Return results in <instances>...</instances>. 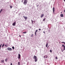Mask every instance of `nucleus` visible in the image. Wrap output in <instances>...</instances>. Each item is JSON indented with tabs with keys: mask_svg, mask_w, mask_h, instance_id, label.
I'll use <instances>...</instances> for the list:
<instances>
[{
	"mask_svg": "<svg viewBox=\"0 0 65 65\" xmlns=\"http://www.w3.org/2000/svg\"><path fill=\"white\" fill-rule=\"evenodd\" d=\"M19 36L20 37H21V35H19Z\"/></svg>",
	"mask_w": 65,
	"mask_h": 65,
	"instance_id": "30",
	"label": "nucleus"
},
{
	"mask_svg": "<svg viewBox=\"0 0 65 65\" xmlns=\"http://www.w3.org/2000/svg\"><path fill=\"white\" fill-rule=\"evenodd\" d=\"M4 44L3 43L2 46V47H4Z\"/></svg>",
	"mask_w": 65,
	"mask_h": 65,
	"instance_id": "15",
	"label": "nucleus"
},
{
	"mask_svg": "<svg viewBox=\"0 0 65 65\" xmlns=\"http://www.w3.org/2000/svg\"><path fill=\"white\" fill-rule=\"evenodd\" d=\"M34 60H35V62H37V59L36 56H34Z\"/></svg>",
	"mask_w": 65,
	"mask_h": 65,
	"instance_id": "2",
	"label": "nucleus"
},
{
	"mask_svg": "<svg viewBox=\"0 0 65 65\" xmlns=\"http://www.w3.org/2000/svg\"><path fill=\"white\" fill-rule=\"evenodd\" d=\"M23 2V0H22V2Z\"/></svg>",
	"mask_w": 65,
	"mask_h": 65,
	"instance_id": "33",
	"label": "nucleus"
},
{
	"mask_svg": "<svg viewBox=\"0 0 65 65\" xmlns=\"http://www.w3.org/2000/svg\"><path fill=\"white\" fill-rule=\"evenodd\" d=\"M27 4V0H24V2H23V4L25 5H26V4Z\"/></svg>",
	"mask_w": 65,
	"mask_h": 65,
	"instance_id": "1",
	"label": "nucleus"
},
{
	"mask_svg": "<svg viewBox=\"0 0 65 65\" xmlns=\"http://www.w3.org/2000/svg\"><path fill=\"white\" fill-rule=\"evenodd\" d=\"M10 8H12V6H10Z\"/></svg>",
	"mask_w": 65,
	"mask_h": 65,
	"instance_id": "21",
	"label": "nucleus"
},
{
	"mask_svg": "<svg viewBox=\"0 0 65 65\" xmlns=\"http://www.w3.org/2000/svg\"><path fill=\"white\" fill-rule=\"evenodd\" d=\"M31 22H32V24L33 23V21L32 20H31Z\"/></svg>",
	"mask_w": 65,
	"mask_h": 65,
	"instance_id": "26",
	"label": "nucleus"
},
{
	"mask_svg": "<svg viewBox=\"0 0 65 65\" xmlns=\"http://www.w3.org/2000/svg\"><path fill=\"white\" fill-rule=\"evenodd\" d=\"M64 42H61V43H64Z\"/></svg>",
	"mask_w": 65,
	"mask_h": 65,
	"instance_id": "29",
	"label": "nucleus"
},
{
	"mask_svg": "<svg viewBox=\"0 0 65 65\" xmlns=\"http://www.w3.org/2000/svg\"><path fill=\"white\" fill-rule=\"evenodd\" d=\"M60 16L61 17H63V14H61L60 15Z\"/></svg>",
	"mask_w": 65,
	"mask_h": 65,
	"instance_id": "12",
	"label": "nucleus"
},
{
	"mask_svg": "<svg viewBox=\"0 0 65 65\" xmlns=\"http://www.w3.org/2000/svg\"><path fill=\"white\" fill-rule=\"evenodd\" d=\"M23 17L25 19V20H27V17H26V16H24Z\"/></svg>",
	"mask_w": 65,
	"mask_h": 65,
	"instance_id": "6",
	"label": "nucleus"
},
{
	"mask_svg": "<svg viewBox=\"0 0 65 65\" xmlns=\"http://www.w3.org/2000/svg\"><path fill=\"white\" fill-rule=\"evenodd\" d=\"M64 51V50H62V52H63V51Z\"/></svg>",
	"mask_w": 65,
	"mask_h": 65,
	"instance_id": "35",
	"label": "nucleus"
},
{
	"mask_svg": "<svg viewBox=\"0 0 65 65\" xmlns=\"http://www.w3.org/2000/svg\"><path fill=\"white\" fill-rule=\"evenodd\" d=\"M1 63H4V60H1Z\"/></svg>",
	"mask_w": 65,
	"mask_h": 65,
	"instance_id": "11",
	"label": "nucleus"
},
{
	"mask_svg": "<svg viewBox=\"0 0 65 65\" xmlns=\"http://www.w3.org/2000/svg\"><path fill=\"white\" fill-rule=\"evenodd\" d=\"M43 16H44V14H42L41 16H40V18H43Z\"/></svg>",
	"mask_w": 65,
	"mask_h": 65,
	"instance_id": "9",
	"label": "nucleus"
},
{
	"mask_svg": "<svg viewBox=\"0 0 65 65\" xmlns=\"http://www.w3.org/2000/svg\"><path fill=\"white\" fill-rule=\"evenodd\" d=\"M44 58H47V55H46L44 56Z\"/></svg>",
	"mask_w": 65,
	"mask_h": 65,
	"instance_id": "7",
	"label": "nucleus"
},
{
	"mask_svg": "<svg viewBox=\"0 0 65 65\" xmlns=\"http://www.w3.org/2000/svg\"><path fill=\"white\" fill-rule=\"evenodd\" d=\"M50 53H52V51L51 50H50Z\"/></svg>",
	"mask_w": 65,
	"mask_h": 65,
	"instance_id": "25",
	"label": "nucleus"
},
{
	"mask_svg": "<svg viewBox=\"0 0 65 65\" xmlns=\"http://www.w3.org/2000/svg\"><path fill=\"white\" fill-rule=\"evenodd\" d=\"M33 36V34H32L31 35V37H32Z\"/></svg>",
	"mask_w": 65,
	"mask_h": 65,
	"instance_id": "20",
	"label": "nucleus"
},
{
	"mask_svg": "<svg viewBox=\"0 0 65 65\" xmlns=\"http://www.w3.org/2000/svg\"><path fill=\"white\" fill-rule=\"evenodd\" d=\"M61 13H62V12H61Z\"/></svg>",
	"mask_w": 65,
	"mask_h": 65,
	"instance_id": "39",
	"label": "nucleus"
},
{
	"mask_svg": "<svg viewBox=\"0 0 65 65\" xmlns=\"http://www.w3.org/2000/svg\"><path fill=\"white\" fill-rule=\"evenodd\" d=\"M55 7H53V13H55Z\"/></svg>",
	"mask_w": 65,
	"mask_h": 65,
	"instance_id": "4",
	"label": "nucleus"
},
{
	"mask_svg": "<svg viewBox=\"0 0 65 65\" xmlns=\"http://www.w3.org/2000/svg\"><path fill=\"white\" fill-rule=\"evenodd\" d=\"M64 11L65 12V10H64Z\"/></svg>",
	"mask_w": 65,
	"mask_h": 65,
	"instance_id": "38",
	"label": "nucleus"
},
{
	"mask_svg": "<svg viewBox=\"0 0 65 65\" xmlns=\"http://www.w3.org/2000/svg\"><path fill=\"white\" fill-rule=\"evenodd\" d=\"M10 65H12V63H11Z\"/></svg>",
	"mask_w": 65,
	"mask_h": 65,
	"instance_id": "32",
	"label": "nucleus"
},
{
	"mask_svg": "<svg viewBox=\"0 0 65 65\" xmlns=\"http://www.w3.org/2000/svg\"><path fill=\"white\" fill-rule=\"evenodd\" d=\"M18 58L19 59H20V58H21V55L19 54H18Z\"/></svg>",
	"mask_w": 65,
	"mask_h": 65,
	"instance_id": "5",
	"label": "nucleus"
},
{
	"mask_svg": "<svg viewBox=\"0 0 65 65\" xmlns=\"http://www.w3.org/2000/svg\"><path fill=\"white\" fill-rule=\"evenodd\" d=\"M38 31V30H36V31L35 32V35H36V32Z\"/></svg>",
	"mask_w": 65,
	"mask_h": 65,
	"instance_id": "13",
	"label": "nucleus"
},
{
	"mask_svg": "<svg viewBox=\"0 0 65 65\" xmlns=\"http://www.w3.org/2000/svg\"><path fill=\"white\" fill-rule=\"evenodd\" d=\"M27 32L26 31L24 32H23V33L24 34H25V33H26Z\"/></svg>",
	"mask_w": 65,
	"mask_h": 65,
	"instance_id": "19",
	"label": "nucleus"
},
{
	"mask_svg": "<svg viewBox=\"0 0 65 65\" xmlns=\"http://www.w3.org/2000/svg\"><path fill=\"white\" fill-rule=\"evenodd\" d=\"M2 10H2V9H1V10H0V13L2 11Z\"/></svg>",
	"mask_w": 65,
	"mask_h": 65,
	"instance_id": "17",
	"label": "nucleus"
},
{
	"mask_svg": "<svg viewBox=\"0 0 65 65\" xmlns=\"http://www.w3.org/2000/svg\"><path fill=\"white\" fill-rule=\"evenodd\" d=\"M7 59H8L7 58L5 59V61H6V62H7Z\"/></svg>",
	"mask_w": 65,
	"mask_h": 65,
	"instance_id": "16",
	"label": "nucleus"
},
{
	"mask_svg": "<svg viewBox=\"0 0 65 65\" xmlns=\"http://www.w3.org/2000/svg\"><path fill=\"white\" fill-rule=\"evenodd\" d=\"M1 46H2V44H1L0 45V50H1Z\"/></svg>",
	"mask_w": 65,
	"mask_h": 65,
	"instance_id": "18",
	"label": "nucleus"
},
{
	"mask_svg": "<svg viewBox=\"0 0 65 65\" xmlns=\"http://www.w3.org/2000/svg\"><path fill=\"white\" fill-rule=\"evenodd\" d=\"M5 46L7 47V45H6H6H5Z\"/></svg>",
	"mask_w": 65,
	"mask_h": 65,
	"instance_id": "31",
	"label": "nucleus"
},
{
	"mask_svg": "<svg viewBox=\"0 0 65 65\" xmlns=\"http://www.w3.org/2000/svg\"><path fill=\"white\" fill-rule=\"evenodd\" d=\"M20 62H19L18 63V64L19 65H20Z\"/></svg>",
	"mask_w": 65,
	"mask_h": 65,
	"instance_id": "22",
	"label": "nucleus"
},
{
	"mask_svg": "<svg viewBox=\"0 0 65 65\" xmlns=\"http://www.w3.org/2000/svg\"><path fill=\"white\" fill-rule=\"evenodd\" d=\"M39 31H40V30H41V29H39Z\"/></svg>",
	"mask_w": 65,
	"mask_h": 65,
	"instance_id": "28",
	"label": "nucleus"
},
{
	"mask_svg": "<svg viewBox=\"0 0 65 65\" xmlns=\"http://www.w3.org/2000/svg\"><path fill=\"white\" fill-rule=\"evenodd\" d=\"M12 48L13 49H14V46H13L12 47Z\"/></svg>",
	"mask_w": 65,
	"mask_h": 65,
	"instance_id": "24",
	"label": "nucleus"
},
{
	"mask_svg": "<svg viewBox=\"0 0 65 65\" xmlns=\"http://www.w3.org/2000/svg\"><path fill=\"white\" fill-rule=\"evenodd\" d=\"M55 58H56V59H58V57H55Z\"/></svg>",
	"mask_w": 65,
	"mask_h": 65,
	"instance_id": "27",
	"label": "nucleus"
},
{
	"mask_svg": "<svg viewBox=\"0 0 65 65\" xmlns=\"http://www.w3.org/2000/svg\"><path fill=\"white\" fill-rule=\"evenodd\" d=\"M43 33H44V34H45V32H44V31H43Z\"/></svg>",
	"mask_w": 65,
	"mask_h": 65,
	"instance_id": "34",
	"label": "nucleus"
},
{
	"mask_svg": "<svg viewBox=\"0 0 65 65\" xmlns=\"http://www.w3.org/2000/svg\"><path fill=\"white\" fill-rule=\"evenodd\" d=\"M16 24V23H15V22H14V23H13L12 25L14 26H15V25Z\"/></svg>",
	"mask_w": 65,
	"mask_h": 65,
	"instance_id": "10",
	"label": "nucleus"
},
{
	"mask_svg": "<svg viewBox=\"0 0 65 65\" xmlns=\"http://www.w3.org/2000/svg\"><path fill=\"white\" fill-rule=\"evenodd\" d=\"M64 0V2H65V0Z\"/></svg>",
	"mask_w": 65,
	"mask_h": 65,
	"instance_id": "37",
	"label": "nucleus"
},
{
	"mask_svg": "<svg viewBox=\"0 0 65 65\" xmlns=\"http://www.w3.org/2000/svg\"><path fill=\"white\" fill-rule=\"evenodd\" d=\"M45 19H44L43 20V21L44 22V21H45Z\"/></svg>",
	"mask_w": 65,
	"mask_h": 65,
	"instance_id": "23",
	"label": "nucleus"
},
{
	"mask_svg": "<svg viewBox=\"0 0 65 65\" xmlns=\"http://www.w3.org/2000/svg\"><path fill=\"white\" fill-rule=\"evenodd\" d=\"M64 44L65 45V42L64 43Z\"/></svg>",
	"mask_w": 65,
	"mask_h": 65,
	"instance_id": "36",
	"label": "nucleus"
},
{
	"mask_svg": "<svg viewBox=\"0 0 65 65\" xmlns=\"http://www.w3.org/2000/svg\"><path fill=\"white\" fill-rule=\"evenodd\" d=\"M7 50L8 51H11L12 50V49L10 48H9V47L7 48Z\"/></svg>",
	"mask_w": 65,
	"mask_h": 65,
	"instance_id": "3",
	"label": "nucleus"
},
{
	"mask_svg": "<svg viewBox=\"0 0 65 65\" xmlns=\"http://www.w3.org/2000/svg\"><path fill=\"white\" fill-rule=\"evenodd\" d=\"M62 47H63H63H64L63 50H65V46H64V45H62Z\"/></svg>",
	"mask_w": 65,
	"mask_h": 65,
	"instance_id": "8",
	"label": "nucleus"
},
{
	"mask_svg": "<svg viewBox=\"0 0 65 65\" xmlns=\"http://www.w3.org/2000/svg\"><path fill=\"white\" fill-rule=\"evenodd\" d=\"M47 46H48V43H46V47H47Z\"/></svg>",
	"mask_w": 65,
	"mask_h": 65,
	"instance_id": "14",
	"label": "nucleus"
}]
</instances>
